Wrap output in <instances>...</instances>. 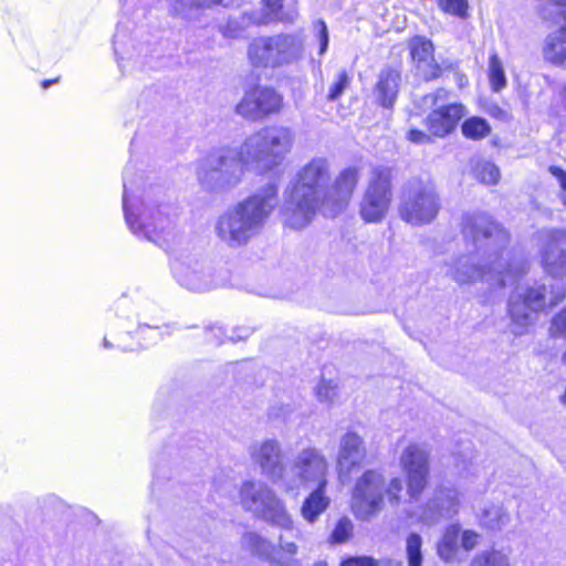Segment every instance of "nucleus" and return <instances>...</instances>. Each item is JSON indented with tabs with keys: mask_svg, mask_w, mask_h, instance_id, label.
Instances as JSON below:
<instances>
[{
	"mask_svg": "<svg viewBox=\"0 0 566 566\" xmlns=\"http://www.w3.org/2000/svg\"><path fill=\"white\" fill-rule=\"evenodd\" d=\"M462 234L468 253L461 255L447 271L457 283L485 282L491 291L513 284L525 273L522 259H513L505 248L507 232L491 217L482 212L465 213L462 218Z\"/></svg>",
	"mask_w": 566,
	"mask_h": 566,
	"instance_id": "1",
	"label": "nucleus"
},
{
	"mask_svg": "<svg viewBox=\"0 0 566 566\" xmlns=\"http://www.w3.org/2000/svg\"><path fill=\"white\" fill-rule=\"evenodd\" d=\"M294 132L283 125L260 128L245 138L240 149H221L197 167V179L206 191L222 192L235 187L244 169L271 171L283 164L294 145Z\"/></svg>",
	"mask_w": 566,
	"mask_h": 566,
	"instance_id": "2",
	"label": "nucleus"
},
{
	"mask_svg": "<svg viewBox=\"0 0 566 566\" xmlns=\"http://www.w3.org/2000/svg\"><path fill=\"white\" fill-rule=\"evenodd\" d=\"M130 170L126 167L123 175V210L127 227L137 238L153 242L167 252L172 251L181 241L178 208L138 196Z\"/></svg>",
	"mask_w": 566,
	"mask_h": 566,
	"instance_id": "3",
	"label": "nucleus"
},
{
	"mask_svg": "<svg viewBox=\"0 0 566 566\" xmlns=\"http://www.w3.org/2000/svg\"><path fill=\"white\" fill-rule=\"evenodd\" d=\"M277 205V186L269 182L220 213L214 221L213 232L228 248L244 247L262 232Z\"/></svg>",
	"mask_w": 566,
	"mask_h": 566,
	"instance_id": "4",
	"label": "nucleus"
},
{
	"mask_svg": "<svg viewBox=\"0 0 566 566\" xmlns=\"http://www.w3.org/2000/svg\"><path fill=\"white\" fill-rule=\"evenodd\" d=\"M331 180L329 163L324 157H315L304 165L284 191L282 217L292 229L308 226L316 213H324L328 207L327 187Z\"/></svg>",
	"mask_w": 566,
	"mask_h": 566,
	"instance_id": "5",
	"label": "nucleus"
},
{
	"mask_svg": "<svg viewBox=\"0 0 566 566\" xmlns=\"http://www.w3.org/2000/svg\"><path fill=\"white\" fill-rule=\"evenodd\" d=\"M402 490L403 482L400 478L396 476L387 482L380 471L367 470L353 488L352 511L358 520L369 521L382 511L385 497L390 505H399Z\"/></svg>",
	"mask_w": 566,
	"mask_h": 566,
	"instance_id": "6",
	"label": "nucleus"
},
{
	"mask_svg": "<svg viewBox=\"0 0 566 566\" xmlns=\"http://www.w3.org/2000/svg\"><path fill=\"white\" fill-rule=\"evenodd\" d=\"M565 287L559 283L535 282L527 287H517L510 296L509 313L512 332L523 335L534 324L539 312L553 307L565 297Z\"/></svg>",
	"mask_w": 566,
	"mask_h": 566,
	"instance_id": "7",
	"label": "nucleus"
},
{
	"mask_svg": "<svg viewBox=\"0 0 566 566\" xmlns=\"http://www.w3.org/2000/svg\"><path fill=\"white\" fill-rule=\"evenodd\" d=\"M240 503L247 512H251L268 524L294 532L296 538L301 536V530L295 526L284 501L265 482H243L240 489Z\"/></svg>",
	"mask_w": 566,
	"mask_h": 566,
	"instance_id": "8",
	"label": "nucleus"
},
{
	"mask_svg": "<svg viewBox=\"0 0 566 566\" xmlns=\"http://www.w3.org/2000/svg\"><path fill=\"white\" fill-rule=\"evenodd\" d=\"M305 54L301 33H279L253 39L248 46V59L254 67H280L298 62Z\"/></svg>",
	"mask_w": 566,
	"mask_h": 566,
	"instance_id": "9",
	"label": "nucleus"
},
{
	"mask_svg": "<svg viewBox=\"0 0 566 566\" xmlns=\"http://www.w3.org/2000/svg\"><path fill=\"white\" fill-rule=\"evenodd\" d=\"M328 460L316 447L297 451L286 468L281 489L287 494L298 495L302 489L328 484Z\"/></svg>",
	"mask_w": 566,
	"mask_h": 566,
	"instance_id": "10",
	"label": "nucleus"
},
{
	"mask_svg": "<svg viewBox=\"0 0 566 566\" xmlns=\"http://www.w3.org/2000/svg\"><path fill=\"white\" fill-rule=\"evenodd\" d=\"M440 210V199L430 181L412 179L401 192L399 214L406 222L419 226L430 223Z\"/></svg>",
	"mask_w": 566,
	"mask_h": 566,
	"instance_id": "11",
	"label": "nucleus"
},
{
	"mask_svg": "<svg viewBox=\"0 0 566 566\" xmlns=\"http://www.w3.org/2000/svg\"><path fill=\"white\" fill-rule=\"evenodd\" d=\"M391 178L389 167L374 168L359 205V214L364 221L377 223L387 214L392 198Z\"/></svg>",
	"mask_w": 566,
	"mask_h": 566,
	"instance_id": "12",
	"label": "nucleus"
},
{
	"mask_svg": "<svg viewBox=\"0 0 566 566\" xmlns=\"http://www.w3.org/2000/svg\"><path fill=\"white\" fill-rule=\"evenodd\" d=\"M448 99L449 92L444 88H439L423 96V104L433 108L426 118V125L436 137H446L451 134L465 115L462 104H447Z\"/></svg>",
	"mask_w": 566,
	"mask_h": 566,
	"instance_id": "13",
	"label": "nucleus"
},
{
	"mask_svg": "<svg viewBox=\"0 0 566 566\" xmlns=\"http://www.w3.org/2000/svg\"><path fill=\"white\" fill-rule=\"evenodd\" d=\"M538 12L543 20L560 23L545 39L544 57L555 65L566 67V0H542Z\"/></svg>",
	"mask_w": 566,
	"mask_h": 566,
	"instance_id": "14",
	"label": "nucleus"
},
{
	"mask_svg": "<svg viewBox=\"0 0 566 566\" xmlns=\"http://www.w3.org/2000/svg\"><path fill=\"white\" fill-rule=\"evenodd\" d=\"M283 106L284 97L275 88L255 85L245 91L242 99L235 106V112L240 116L255 122L281 113Z\"/></svg>",
	"mask_w": 566,
	"mask_h": 566,
	"instance_id": "15",
	"label": "nucleus"
},
{
	"mask_svg": "<svg viewBox=\"0 0 566 566\" xmlns=\"http://www.w3.org/2000/svg\"><path fill=\"white\" fill-rule=\"evenodd\" d=\"M170 266L176 281L190 291L206 292L218 286L210 266L198 255L176 256Z\"/></svg>",
	"mask_w": 566,
	"mask_h": 566,
	"instance_id": "16",
	"label": "nucleus"
},
{
	"mask_svg": "<svg viewBox=\"0 0 566 566\" xmlns=\"http://www.w3.org/2000/svg\"><path fill=\"white\" fill-rule=\"evenodd\" d=\"M249 454L260 473L281 489L287 468L283 462L284 454L281 442L274 438L255 441L250 446Z\"/></svg>",
	"mask_w": 566,
	"mask_h": 566,
	"instance_id": "17",
	"label": "nucleus"
},
{
	"mask_svg": "<svg viewBox=\"0 0 566 566\" xmlns=\"http://www.w3.org/2000/svg\"><path fill=\"white\" fill-rule=\"evenodd\" d=\"M538 244L544 271L552 277H566V229L541 230Z\"/></svg>",
	"mask_w": 566,
	"mask_h": 566,
	"instance_id": "18",
	"label": "nucleus"
},
{
	"mask_svg": "<svg viewBox=\"0 0 566 566\" xmlns=\"http://www.w3.org/2000/svg\"><path fill=\"white\" fill-rule=\"evenodd\" d=\"M400 467L407 476V492L411 501H417L428 483L429 451L426 447L409 444L400 455Z\"/></svg>",
	"mask_w": 566,
	"mask_h": 566,
	"instance_id": "19",
	"label": "nucleus"
},
{
	"mask_svg": "<svg viewBox=\"0 0 566 566\" xmlns=\"http://www.w3.org/2000/svg\"><path fill=\"white\" fill-rule=\"evenodd\" d=\"M460 493L454 488L439 486L424 506L415 511L416 517L424 526H433L443 520H449L459 513Z\"/></svg>",
	"mask_w": 566,
	"mask_h": 566,
	"instance_id": "20",
	"label": "nucleus"
},
{
	"mask_svg": "<svg viewBox=\"0 0 566 566\" xmlns=\"http://www.w3.org/2000/svg\"><path fill=\"white\" fill-rule=\"evenodd\" d=\"M411 60L417 74L424 81H432L441 76L443 70H451L452 63H438L434 57V45L431 40L416 35L408 42Z\"/></svg>",
	"mask_w": 566,
	"mask_h": 566,
	"instance_id": "21",
	"label": "nucleus"
},
{
	"mask_svg": "<svg viewBox=\"0 0 566 566\" xmlns=\"http://www.w3.org/2000/svg\"><path fill=\"white\" fill-rule=\"evenodd\" d=\"M358 181V170L354 167L345 168L335 179L332 188L327 187L328 207L325 206L324 214L335 217L348 205L353 191Z\"/></svg>",
	"mask_w": 566,
	"mask_h": 566,
	"instance_id": "22",
	"label": "nucleus"
},
{
	"mask_svg": "<svg viewBox=\"0 0 566 566\" xmlns=\"http://www.w3.org/2000/svg\"><path fill=\"white\" fill-rule=\"evenodd\" d=\"M366 457L363 439L355 432L345 433L339 442L337 453V468L340 474H349Z\"/></svg>",
	"mask_w": 566,
	"mask_h": 566,
	"instance_id": "23",
	"label": "nucleus"
},
{
	"mask_svg": "<svg viewBox=\"0 0 566 566\" xmlns=\"http://www.w3.org/2000/svg\"><path fill=\"white\" fill-rule=\"evenodd\" d=\"M400 80V72L395 69L387 67L380 71L375 87V96L382 107L391 108L394 106L398 95Z\"/></svg>",
	"mask_w": 566,
	"mask_h": 566,
	"instance_id": "24",
	"label": "nucleus"
},
{
	"mask_svg": "<svg viewBox=\"0 0 566 566\" xmlns=\"http://www.w3.org/2000/svg\"><path fill=\"white\" fill-rule=\"evenodd\" d=\"M327 485L312 486L311 489L313 490L303 501L301 516L310 524L315 523L331 504V500L327 496Z\"/></svg>",
	"mask_w": 566,
	"mask_h": 566,
	"instance_id": "25",
	"label": "nucleus"
},
{
	"mask_svg": "<svg viewBox=\"0 0 566 566\" xmlns=\"http://www.w3.org/2000/svg\"><path fill=\"white\" fill-rule=\"evenodd\" d=\"M460 533L459 524H450L444 528L441 538L437 543V555L442 562L447 564L459 562Z\"/></svg>",
	"mask_w": 566,
	"mask_h": 566,
	"instance_id": "26",
	"label": "nucleus"
},
{
	"mask_svg": "<svg viewBox=\"0 0 566 566\" xmlns=\"http://www.w3.org/2000/svg\"><path fill=\"white\" fill-rule=\"evenodd\" d=\"M262 10L255 12L259 18L254 21L259 24H269L272 22H293L297 15L291 8H284L283 0H262Z\"/></svg>",
	"mask_w": 566,
	"mask_h": 566,
	"instance_id": "27",
	"label": "nucleus"
},
{
	"mask_svg": "<svg viewBox=\"0 0 566 566\" xmlns=\"http://www.w3.org/2000/svg\"><path fill=\"white\" fill-rule=\"evenodd\" d=\"M241 543L252 555L273 565L274 544L269 538L256 532H247Z\"/></svg>",
	"mask_w": 566,
	"mask_h": 566,
	"instance_id": "28",
	"label": "nucleus"
},
{
	"mask_svg": "<svg viewBox=\"0 0 566 566\" xmlns=\"http://www.w3.org/2000/svg\"><path fill=\"white\" fill-rule=\"evenodd\" d=\"M297 555V544L281 534L277 537V545H274L273 566H301Z\"/></svg>",
	"mask_w": 566,
	"mask_h": 566,
	"instance_id": "29",
	"label": "nucleus"
},
{
	"mask_svg": "<svg viewBox=\"0 0 566 566\" xmlns=\"http://www.w3.org/2000/svg\"><path fill=\"white\" fill-rule=\"evenodd\" d=\"M136 334L143 338L145 344H138L137 346H134L133 344L127 343L124 338H118L115 346L123 352H132L138 347L148 346L151 343H156L161 337L159 325L144 323L140 322V319H138V328Z\"/></svg>",
	"mask_w": 566,
	"mask_h": 566,
	"instance_id": "30",
	"label": "nucleus"
},
{
	"mask_svg": "<svg viewBox=\"0 0 566 566\" xmlns=\"http://www.w3.org/2000/svg\"><path fill=\"white\" fill-rule=\"evenodd\" d=\"M510 523L509 513L499 505L485 507L480 516V524L490 531H500Z\"/></svg>",
	"mask_w": 566,
	"mask_h": 566,
	"instance_id": "31",
	"label": "nucleus"
},
{
	"mask_svg": "<svg viewBox=\"0 0 566 566\" xmlns=\"http://www.w3.org/2000/svg\"><path fill=\"white\" fill-rule=\"evenodd\" d=\"M423 539L416 532H411L406 537L405 552L408 566H423Z\"/></svg>",
	"mask_w": 566,
	"mask_h": 566,
	"instance_id": "32",
	"label": "nucleus"
},
{
	"mask_svg": "<svg viewBox=\"0 0 566 566\" xmlns=\"http://www.w3.org/2000/svg\"><path fill=\"white\" fill-rule=\"evenodd\" d=\"M259 18L255 12L242 13L239 17H231L224 28V35L230 38H241L244 31L252 24H258L254 19Z\"/></svg>",
	"mask_w": 566,
	"mask_h": 566,
	"instance_id": "33",
	"label": "nucleus"
},
{
	"mask_svg": "<svg viewBox=\"0 0 566 566\" xmlns=\"http://www.w3.org/2000/svg\"><path fill=\"white\" fill-rule=\"evenodd\" d=\"M470 566H511L510 557L500 549H490L475 555Z\"/></svg>",
	"mask_w": 566,
	"mask_h": 566,
	"instance_id": "34",
	"label": "nucleus"
},
{
	"mask_svg": "<svg viewBox=\"0 0 566 566\" xmlns=\"http://www.w3.org/2000/svg\"><path fill=\"white\" fill-rule=\"evenodd\" d=\"M473 175L484 185H496L500 179V169L489 160H479L473 166Z\"/></svg>",
	"mask_w": 566,
	"mask_h": 566,
	"instance_id": "35",
	"label": "nucleus"
},
{
	"mask_svg": "<svg viewBox=\"0 0 566 566\" xmlns=\"http://www.w3.org/2000/svg\"><path fill=\"white\" fill-rule=\"evenodd\" d=\"M461 129L462 134L467 138L471 139L483 138L491 132L489 123L484 118L478 116L465 119L461 126Z\"/></svg>",
	"mask_w": 566,
	"mask_h": 566,
	"instance_id": "36",
	"label": "nucleus"
},
{
	"mask_svg": "<svg viewBox=\"0 0 566 566\" xmlns=\"http://www.w3.org/2000/svg\"><path fill=\"white\" fill-rule=\"evenodd\" d=\"M489 80L493 91L500 92L506 86V76L503 64L496 53L490 55Z\"/></svg>",
	"mask_w": 566,
	"mask_h": 566,
	"instance_id": "37",
	"label": "nucleus"
},
{
	"mask_svg": "<svg viewBox=\"0 0 566 566\" xmlns=\"http://www.w3.org/2000/svg\"><path fill=\"white\" fill-rule=\"evenodd\" d=\"M455 467L459 469V473L463 476L474 475L475 471H471L473 468V457L471 451V443L464 447L463 450L459 451L455 455Z\"/></svg>",
	"mask_w": 566,
	"mask_h": 566,
	"instance_id": "38",
	"label": "nucleus"
},
{
	"mask_svg": "<svg viewBox=\"0 0 566 566\" xmlns=\"http://www.w3.org/2000/svg\"><path fill=\"white\" fill-rule=\"evenodd\" d=\"M353 534V523L349 518H340L331 535L333 544H342L346 542Z\"/></svg>",
	"mask_w": 566,
	"mask_h": 566,
	"instance_id": "39",
	"label": "nucleus"
},
{
	"mask_svg": "<svg viewBox=\"0 0 566 566\" xmlns=\"http://www.w3.org/2000/svg\"><path fill=\"white\" fill-rule=\"evenodd\" d=\"M316 397L321 402L332 403L337 397L338 388L333 380H322L316 389Z\"/></svg>",
	"mask_w": 566,
	"mask_h": 566,
	"instance_id": "40",
	"label": "nucleus"
},
{
	"mask_svg": "<svg viewBox=\"0 0 566 566\" xmlns=\"http://www.w3.org/2000/svg\"><path fill=\"white\" fill-rule=\"evenodd\" d=\"M438 4L447 13L457 15L459 18L467 17V0H438Z\"/></svg>",
	"mask_w": 566,
	"mask_h": 566,
	"instance_id": "41",
	"label": "nucleus"
},
{
	"mask_svg": "<svg viewBox=\"0 0 566 566\" xmlns=\"http://www.w3.org/2000/svg\"><path fill=\"white\" fill-rule=\"evenodd\" d=\"M349 85V76L346 73V71H342L337 74L336 81L333 83V85L329 87V92L327 95L328 101H336L338 99L344 91Z\"/></svg>",
	"mask_w": 566,
	"mask_h": 566,
	"instance_id": "42",
	"label": "nucleus"
},
{
	"mask_svg": "<svg viewBox=\"0 0 566 566\" xmlns=\"http://www.w3.org/2000/svg\"><path fill=\"white\" fill-rule=\"evenodd\" d=\"M315 36L319 43L318 54L324 55L328 49L329 34L326 23L323 20H317L314 25Z\"/></svg>",
	"mask_w": 566,
	"mask_h": 566,
	"instance_id": "43",
	"label": "nucleus"
},
{
	"mask_svg": "<svg viewBox=\"0 0 566 566\" xmlns=\"http://www.w3.org/2000/svg\"><path fill=\"white\" fill-rule=\"evenodd\" d=\"M549 333L554 337L566 338V307L552 318Z\"/></svg>",
	"mask_w": 566,
	"mask_h": 566,
	"instance_id": "44",
	"label": "nucleus"
},
{
	"mask_svg": "<svg viewBox=\"0 0 566 566\" xmlns=\"http://www.w3.org/2000/svg\"><path fill=\"white\" fill-rule=\"evenodd\" d=\"M479 538L480 535L475 531H462L460 533V545L465 552H470L478 545Z\"/></svg>",
	"mask_w": 566,
	"mask_h": 566,
	"instance_id": "45",
	"label": "nucleus"
},
{
	"mask_svg": "<svg viewBox=\"0 0 566 566\" xmlns=\"http://www.w3.org/2000/svg\"><path fill=\"white\" fill-rule=\"evenodd\" d=\"M339 566H379V563L370 556H350L345 558Z\"/></svg>",
	"mask_w": 566,
	"mask_h": 566,
	"instance_id": "46",
	"label": "nucleus"
},
{
	"mask_svg": "<svg viewBox=\"0 0 566 566\" xmlns=\"http://www.w3.org/2000/svg\"><path fill=\"white\" fill-rule=\"evenodd\" d=\"M175 2L179 6L176 7V10L182 12L185 9L192 7H211L220 3L221 0H175Z\"/></svg>",
	"mask_w": 566,
	"mask_h": 566,
	"instance_id": "47",
	"label": "nucleus"
},
{
	"mask_svg": "<svg viewBox=\"0 0 566 566\" xmlns=\"http://www.w3.org/2000/svg\"><path fill=\"white\" fill-rule=\"evenodd\" d=\"M408 139L416 144H428L431 142V137L427 133L416 128L408 132Z\"/></svg>",
	"mask_w": 566,
	"mask_h": 566,
	"instance_id": "48",
	"label": "nucleus"
},
{
	"mask_svg": "<svg viewBox=\"0 0 566 566\" xmlns=\"http://www.w3.org/2000/svg\"><path fill=\"white\" fill-rule=\"evenodd\" d=\"M126 33L123 27L118 24L113 39V48L116 56L120 54L122 44L124 43Z\"/></svg>",
	"mask_w": 566,
	"mask_h": 566,
	"instance_id": "49",
	"label": "nucleus"
},
{
	"mask_svg": "<svg viewBox=\"0 0 566 566\" xmlns=\"http://www.w3.org/2000/svg\"><path fill=\"white\" fill-rule=\"evenodd\" d=\"M290 412H291V409L289 406L281 407V408H276L275 406H273L269 410V417L271 419L285 420L287 418V416L290 415Z\"/></svg>",
	"mask_w": 566,
	"mask_h": 566,
	"instance_id": "50",
	"label": "nucleus"
},
{
	"mask_svg": "<svg viewBox=\"0 0 566 566\" xmlns=\"http://www.w3.org/2000/svg\"><path fill=\"white\" fill-rule=\"evenodd\" d=\"M207 337L210 340H214L217 344H220L222 342L223 337H228V336H227L226 331L223 329V327H221V326H212L209 329Z\"/></svg>",
	"mask_w": 566,
	"mask_h": 566,
	"instance_id": "51",
	"label": "nucleus"
},
{
	"mask_svg": "<svg viewBox=\"0 0 566 566\" xmlns=\"http://www.w3.org/2000/svg\"><path fill=\"white\" fill-rule=\"evenodd\" d=\"M251 334V329L247 327H240L232 332V335L229 336L231 342L242 340L249 337Z\"/></svg>",
	"mask_w": 566,
	"mask_h": 566,
	"instance_id": "52",
	"label": "nucleus"
},
{
	"mask_svg": "<svg viewBox=\"0 0 566 566\" xmlns=\"http://www.w3.org/2000/svg\"><path fill=\"white\" fill-rule=\"evenodd\" d=\"M379 566H401L400 562L394 560V559H381L378 560Z\"/></svg>",
	"mask_w": 566,
	"mask_h": 566,
	"instance_id": "53",
	"label": "nucleus"
},
{
	"mask_svg": "<svg viewBox=\"0 0 566 566\" xmlns=\"http://www.w3.org/2000/svg\"><path fill=\"white\" fill-rule=\"evenodd\" d=\"M57 80H46V81H43L42 82V87L43 88H48L50 85H52L53 83H56Z\"/></svg>",
	"mask_w": 566,
	"mask_h": 566,
	"instance_id": "54",
	"label": "nucleus"
},
{
	"mask_svg": "<svg viewBox=\"0 0 566 566\" xmlns=\"http://www.w3.org/2000/svg\"><path fill=\"white\" fill-rule=\"evenodd\" d=\"M126 303H127V302H126V300H122V301H119V302H118V305H117V310H118V311H120V312H123V311H124V308H125V306H126Z\"/></svg>",
	"mask_w": 566,
	"mask_h": 566,
	"instance_id": "55",
	"label": "nucleus"
},
{
	"mask_svg": "<svg viewBox=\"0 0 566 566\" xmlns=\"http://www.w3.org/2000/svg\"><path fill=\"white\" fill-rule=\"evenodd\" d=\"M103 346H104L105 348H112V347H114V345H113V344L107 339V337H105V338H104V340H103Z\"/></svg>",
	"mask_w": 566,
	"mask_h": 566,
	"instance_id": "56",
	"label": "nucleus"
},
{
	"mask_svg": "<svg viewBox=\"0 0 566 566\" xmlns=\"http://www.w3.org/2000/svg\"><path fill=\"white\" fill-rule=\"evenodd\" d=\"M314 566H327L325 562H317Z\"/></svg>",
	"mask_w": 566,
	"mask_h": 566,
	"instance_id": "57",
	"label": "nucleus"
},
{
	"mask_svg": "<svg viewBox=\"0 0 566 566\" xmlns=\"http://www.w3.org/2000/svg\"><path fill=\"white\" fill-rule=\"evenodd\" d=\"M563 363L566 365V352L563 355Z\"/></svg>",
	"mask_w": 566,
	"mask_h": 566,
	"instance_id": "58",
	"label": "nucleus"
}]
</instances>
